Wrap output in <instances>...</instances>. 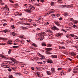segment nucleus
<instances>
[{
  "instance_id": "nucleus-27",
  "label": "nucleus",
  "mask_w": 78,
  "mask_h": 78,
  "mask_svg": "<svg viewBox=\"0 0 78 78\" xmlns=\"http://www.w3.org/2000/svg\"><path fill=\"white\" fill-rule=\"evenodd\" d=\"M32 45H34V47H37V45H36V44H35L34 43H33Z\"/></svg>"
},
{
  "instance_id": "nucleus-14",
  "label": "nucleus",
  "mask_w": 78,
  "mask_h": 78,
  "mask_svg": "<svg viewBox=\"0 0 78 78\" xmlns=\"http://www.w3.org/2000/svg\"><path fill=\"white\" fill-rule=\"evenodd\" d=\"M59 49H65V47L63 46H61L59 48Z\"/></svg>"
},
{
  "instance_id": "nucleus-5",
  "label": "nucleus",
  "mask_w": 78,
  "mask_h": 78,
  "mask_svg": "<svg viewBox=\"0 0 78 78\" xmlns=\"http://www.w3.org/2000/svg\"><path fill=\"white\" fill-rule=\"evenodd\" d=\"M53 12H55V10L53 9H52L50 10L48 12V13H49V14H51V13H52Z\"/></svg>"
},
{
  "instance_id": "nucleus-63",
  "label": "nucleus",
  "mask_w": 78,
  "mask_h": 78,
  "mask_svg": "<svg viewBox=\"0 0 78 78\" xmlns=\"http://www.w3.org/2000/svg\"><path fill=\"white\" fill-rule=\"evenodd\" d=\"M70 20L71 21H73V18H71L70 19Z\"/></svg>"
},
{
  "instance_id": "nucleus-18",
  "label": "nucleus",
  "mask_w": 78,
  "mask_h": 78,
  "mask_svg": "<svg viewBox=\"0 0 78 78\" xmlns=\"http://www.w3.org/2000/svg\"><path fill=\"white\" fill-rule=\"evenodd\" d=\"M10 59L12 61H13V62H15V61H16V60H15V59L13 58H10Z\"/></svg>"
},
{
  "instance_id": "nucleus-36",
  "label": "nucleus",
  "mask_w": 78,
  "mask_h": 78,
  "mask_svg": "<svg viewBox=\"0 0 78 78\" xmlns=\"http://www.w3.org/2000/svg\"><path fill=\"white\" fill-rule=\"evenodd\" d=\"M66 5H61L62 8H65V7H66Z\"/></svg>"
},
{
  "instance_id": "nucleus-56",
  "label": "nucleus",
  "mask_w": 78,
  "mask_h": 78,
  "mask_svg": "<svg viewBox=\"0 0 78 78\" xmlns=\"http://www.w3.org/2000/svg\"><path fill=\"white\" fill-rule=\"evenodd\" d=\"M49 23H48V22H46V25H49Z\"/></svg>"
},
{
  "instance_id": "nucleus-62",
  "label": "nucleus",
  "mask_w": 78,
  "mask_h": 78,
  "mask_svg": "<svg viewBox=\"0 0 78 78\" xmlns=\"http://www.w3.org/2000/svg\"><path fill=\"white\" fill-rule=\"evenodd\" d=\"M34 1V0H30L29 1L30 2H33Z\"/></svg>"
},
{
  "instance_id": "nucleus-47",
  "label": "nucleus",
  "mask_w": 78,
  "mask_h": 78,
  "mask_svg": "<svg viewBox=\"0 0 78 78\" xmlns=\"http://www.w3.org/2000/svg\"><path fill=\"white\" fill-rule=\"evenodd\" d=\"M74 23H78V21H75L74 22Z\"/></svg>"
},
{
  "instance_id": "nucleus-44",
  "label": "nucleus",
  "mask_w": 78,
  "mask_h": 78,
  "mask_svg": "<svg viewBox=\"0 0 78 78\" xmlns=\"http://www.w3.org/2000/svg\"><path fill=\"white\" fill-rule=\"evenodd\" d=\"M9 78H12V76L10 75L9 76Z\"/></svg>"
},
{
  "instance_id": "nucleus-38",
  "label": "nucleus",
  "mask_w": 78,
  "mask_h": 78,
  "mask_svg": "<svg viewBox=\"0 0 78 78\" xmlns=\"http://www.w3.org/2000/svg\"><path fill=\"white\" fill-rule=\"evenodd\" d=\"M28 20L29 22H32V20L31 19H28Z\"/></svg>"
},
{
  "instance_id": "nucleus-29",
  "label": "nucleus",
  "mask_w": 78,
  "mask_h": 78,
  "mask_svg": "<svg viewBox=\"0 0 78 78\" xmlns=\"http://www.w3.org/2000/svg\"><path fill=\"white\" fill-rule=\"evenodd\" d=\"M9 67H10V66H9V65H6V68H9Z\"/></svg>"
},
{
  "instance_id": "nucleus-15",
  "label": "nucleus",
  "mask_w": 78,
  "mask_h": 78,
  "mask_svg": "<svg viewBox=\"0 0 78 78\" xmlns=\"http://www.w3.org/2000/svg\"><path fill=\"white\" fill-rule=\"evenodd\" d=\"M51 69V72H52V73H53L54 72H55V69L54 68H52Z\"/></svg>"
},
{
  "instance_id": "nucleus-24",
  "label": "nucleus",
  "mask_w": 78,
  "mask_h": 78,
  "mask_svg": "<svg viewBox=\"0 0 78 78\" xmlns=\"http://www.w3.org/2000/svg\"><path fill=\"white\" fill-rule=\"evenodd\" d=\"M51 46H52V45L51 44H48L47 45V47H50Z\"/></svg>"
},
{
  "instance_id": "nucleus-22",
  "label": "nucleus",
  "mask_w": 78,
  "mask_h": 78,
  "mask_svg": "<svg viewBox=\"0 0 78 78\" xmlns=\"http://www.w3.org/2000/svg\"><path fill=\"white\" fill-rule=\"evenodd\" d=\"M12 36H16V34L14 32H13L12 33Z\"/></svg>"
},
{
  "instance_id": "nucleus-7",
  "label": "nucleus",
  "mask_w": 78,
  "mask_h": 78,
  "mask_svg": "<svg viewBox=\"0 0 78 78\" xmlns=\"http://www.w3.org/2000/svg\"><path fill=\"white\" fill-rule=\"evenodd\" d=\"M71 55L72 56H76V53H75V52H72L71 53Z\"/></svg>"
},
{
  "instance_id": "nucleus-61",
  "label": "nucleus",
  "mask_w": 78,
  "mask_h": 78,
  "mask_svg": "<svg viewBox=\"0 0 78 78\" xmlns=\"http://www.w3.org/2000/svg\"><path fill=\"white\" fill-rule=\"evenodd\" d=\"M59 19L60 20H62V18L61 17V18H59Z\"/></svg>"
},
{
  "instance_id": "nucleus-64",
  "label": "nucleus",
  "mask_w": 78,
  "mask_h": 78,
  "mask_svg": "<svg viewBox=\"0 0 78 78\" xmlns=\"http://www.w3.org/2000/svg\"><path fill=\"white\" fill-rule=\"evenodd\" d=\"M61 34L60 33V34H58V36H61Z\"/></svg>"
},
{
  "instance_id": "nucleus-35",
  "label": "nucleus",
  "mask_w": 78,
  "mask_h": 78,
  "mask_svg": "<svg viewBox=\"0 0 78 78\" xmlns=\"http://www.w3.org/2000/svg\"><path fill=\"white\" fill-rule=\"evenodd\" d=\"M64 74H66V73H64L63 72H62L61 73V75H64Z\"/></svg>"
},
{
  "instance_id": "nucleus-59",
  "label": "nucleus",
  "mask_w": 78,
  "mask_h": 78,
  "mask_svg": "<svg viewBox=\"0 0 78 78\" xmlns=\"http://www.w3.org/2000/svg\"><path fill=\"white\" fill-rule=\"evenodd\" d=\"M46 54L47 55H50V54H51V53H50V52H48V53H46Z\"/></svg>"
},
{
  "instance_id": "nucleus-4",
  "label": "nucleus",
  "mask_w": 78,
  "mask_h": 78,
  "mask_svg": "<svg viewBox=\"0 0 78 78\" xmlns=\"http://www.w3.org/2000/svg\"><path fill=\"white\" fill-rule=\"evenodd\" d=\"M47 62L48 63H50V64H51V63H53V62H52V60H50L49 59H47Z\"/></svg>"
},
{
  "instance_id": "nucleus-6",
  "label": "nucleus",
  "mask_w": 78,
  "mask_h": 78,
  "mask_svg": "<svg viewBox=\"0 0 78 78\" xmlns=\"http://www.w3.org/2000/svg\"><path fill=\"white\" fill-rule=\"evenodd\" d=\"M55 23L56 25H57V26H58V27H60L61 26V25L59 24V22L55 21L54 22Z\"/></svg>"
},
{
  "instance_id": "nucleus-37",
  "label": "nucleus",
  "mask_w": 78,
  "mask_h": 78,
  "mask_svg": "<svg viewBox=\"0 0 78 78\" xmlns=\"http://www.w3.org/2000/svg\"><path fill=\"white\" fill-rule=\"evenodd\" d=\"M67 15H68V13L66 12L65 13V16H67Z\"/></svg>"
},
{
  "instance_id": "nucleus-20",
  "label": "nucleus",
  "mask_w": 78,
  "mask_h": 78,
  "mask_svg": "<svg viewBox=\"0 0 78 78\" xmlns=\"http://www.w3.org/2000/svg\"><path fill=\"white\" fill-rule=\"evenodd\" d=\"M47 74L48 75H51V72L48 71H47Z\"/></svg>"
},
{
  "instance_id": "nucleus-9",
  "label": "nucleus",
  "mask_w": 78,
  "mask_h": 78,
  "mask_svg": "<svg viewBox=\"0 0 78 78\" xmlns=\"http://www.w3.org/2000/svg\"><path fill=\"white\" fill-rule=\"evenodd\" d=\"M0 57H1L2 58H4L5 59H6V57H5V56L3 55L2 54H0Z\"/></svg>"
},
{
  "instance_id": "nucleus-58",
  "label": "nucleus",
  "mask_w": 78,
  "mask_h": 78,
  "mask_svg": "<svg viewBox=\"0 0 78 78\" xmlns=\"http://www.w3.org/2000/svg\"><path fill=\"white\" fill-rule=\"evenodd\" d=\"M68 60H69V61H72V59L70 58H68Z\"/></svg>"
},
{
  "instance_id": "nucleus-43",
  "label": "nucleus",
  "mask_w": 78,
  "mask_h": 78,
  "mask_svg": "<svg viewBox=\"0 0 78 78\" xmlns=\"http://www.w3.org/2000/svg\"><path fill=\"white\" fill-rule=\"evenodd\" d=\"M4 33H7V32H8V30H4Z\"/></svg>"
},
{
  "instance_id": "nucleus-41",
  "label": "nucleus",
  "mask_w": 78,
  "mask_h": 78,
  "mask_svg": "<svg viewBox=\"0 0 78 78\" xmlns=\"http://www.w3.org/2000/svg\"><path fill=\"white\" fill-rule=\"evenodd\" d=\"M73 72L74 73H77V71L76 70H74L73 71Z\"/></svg>"
},
{
  "instance_id": "nucleus-8",
  "label": "nucleus",
  "mask_w": 78,
  "mask_h": 78,
  "mask_svg": "<svg viewBox=\"0 0 78 78\" xmlns=\"http://www.w3.org/2000/svg\"><path fill=\"white\" fill-rule=\"evenodd\" d=\"M51 58H57V55H52L51 56Z\"/></svg>"
},
{
  "instance_id": "nucleus-53",
  "label": "nucleus",
  "mask_w": 78,
  "mask_h": 78,
  "mask_svg": "<svg viewBox=\"0 0 78 78\" xmlns=\"http://www.w3.org/2000/svg\"><path fill=\"white\" fill-rule=\"evenodd\" d=\"M8 70L9 72H11V69L9 68L8 69Z\"/></svg>"
},
{
  "instance_id": "nucleus-28",
  "label": "nucleus",
  "mask_w": 78,
  "mask_h": 78,
  "mask_svg": "<svg viewBox=\"0 0 78 78\" xmlns=\"http://www.w3.org/2000/svg\"><path fill=\"white\" fill-rule=\"evenodd\" d=\"M37 76L38 77H40V76H39V75H40V73L39 72H37Z\"/></svg>"
},
{
  "instance_id": "nucleus-55",
  "label": "nucleus",
  "mask_w": 78,
  "mask_h": 78,
  "mask_svg": "<svg viewBox=\"0 0 78 78\" xmlns=\"http://www.w3.org/2000/svg\"><path fill=\"white\" fill-rule=\"evenodd\" d=\"M54 2H51V5H54Z\"/></svg>"
},
{
  "instance_id": "nucleus-45",
  "label": "nucleus",
  "mask_w": 78,
  "mask_h": 78,
  "mask_svg": "<svg viewBox=\"0 0 78 78\" xmlns=\"http://www.w3.org/2000/svg\"><path fill=\"white\" fill-rule=\"evenodd\" d=\"M9 1L10 2H11V3H14V2L12 1V0H9Z\"/></svg>"
},
{
  "instance_id": "nucleus-42",
  "label": "nucleus",
  "mask_w": 78,
  "mask_h": 78,
  "mask_svg": "<svg viewBox=\"0 0 78 78\" xmlns=\"http://www.w3.org/2000/svg\"><path fill=\"white\" fill-rule=\"evenodd\" d=\"M74 37H75V39H78V37H77L76 36H74Z\"/></svg>"
},
{
  "instance_id": "nucleus-17",
  "label": "nucleus",
  "mask_w": 78,
  "mask_h": 78,
  "mask_svg": "<svg viewBox=\"0 0 78 78\" xmlns=\"http://www.w3.org/2000/svg\"><path fill=\"white\" fill-rule=\"evenodd\" d=\"M0 40H7V39L6 38H2L0 37Z\"/></svg>"
},
{
  "instance_id": "nucleus-11",
  "label": "nucleus",
  "mask_w": 78,
  "mask_h": 78,
  "mask_svg": "<svg viewBox=\"0 0 78 78\" xmlns=\"http://www.w3.org/2000/svg\"><path fill=\"white\" fill-rule=\"evenodd\" d=\"M8 44H9L10 45H11L12 44V43L11 42H12V41L11 40H9L8 41Z\"/></svg>"
},
{
  "instance_id": "nucleus-48",
  "label": "nucleus",
  "mask_w": 78,
  "mask_h": 78,
  "mask_svg": "<svg viewBox=\"0 0 78 78\" xmlns=\"http://www.w3.org/2000/svg\"><path fill=\"white\" fill-rule=\"evenodd\" d=\"M61 69H62V68H59L58 69V70H61Z\"/></svg>"
},
{
  "instance_id": "nucleus-12",
  "label": "nucleus",
  "mask_w": 78,
  "mask_h": 78,
  "mask_svg": "<svg viewBox=\"0 0 78 78\" xmlns=\"http://www.w3.org/2000/svg\"><path fill=\"white\" fill-rule=\"evenodd\" d=\"M47 32H48V33H53V32L51 31V30H48L46 31Z\"/></svg>"
},
{
  "instance_id": "nucleus-30",
  "label": "nucleus",
  "mask_w": 78,
  "mask_h": 78,
  "mask_svg": "<svg viewBox=\"0 0 78 78\" xmlns=\"http://www.w3.org/2000/svg\"><path fill=\"white\" fill-rule=\"evenodd\" d=\"M18 47H19V46H13V48H18Z\"/></svg>"
},
{
  "instance_id": "nucleus-31",
  "label": "nucleus",
  "mask_w": 78,
  "mask_h": 78,
  "mask_svg": "<svg viewBox=\"0 0 78 78\" xmlns=\"http://www.w3.org/2000/svg\"><path fill=\"white\" fill-rule=\"evenodd\" d=\"M32 70H34V68L33 67H31L30 68Z\"/></svg>"
},
{
  "instance_id": "nucleus-51",
  "label": "nucleus",
  "mask_w": 78,
  "mask_h": 78,
  "mask_svg": "<svg viewBox=\"0 0 78 78\" xmlns=\"http://www.w3.org/2000/svg\"><path fill=\"white\" fill-rule=\"evenodd\" d=\"M40 56H41V58H44V56L43 55H42L40 54L39 55Z\"/></svg>"
},
{
  "instance_id": "nucleus-49",
  "label": "nucleus",
  "mask_w": 78,
  "mask_h": 78,
  "mask_svg": "<svg viewBox=\"0 0 78 78\" xmlns=\"http://www.w3.org/2000/svg\"><path fill=\"white\" fill-rule=\"evenodd\" d=\"M12 69L13 70H16V68L14 67L12 68Z\"/></svg>"
},
{
  "instance_id": "nucleus-2",
  "label": "nucleus",
  "mask_w": 78,
  "mask_h": 78,
  "mask_svg": "<svg viewBox=\"0 0 78 78\" xmlns=\"http://www.w3.org/2000/svg\"><path fill=\"white\" fill-rule=\"evenodd\" d=\"M45 50H46V52H48V51H49L52 50V49L51 48H45Z\"/></svg>"
},
{
  "instance_id": "nucleus-26",
  "label": "nucleus",
  "mask_w": 78,
  "mask_h": 78,
  "mask_svg": "<svg viewBox=\"0 0 78 78\" xmlns=\"http://www.w3.org/2000/svg\"><path fill=\"white\" fill-rule=\"evenodd\" d=\"M11 27H12V29H14L15 28V27L14 25H11Z\"/></svg>"
},
{
  "instance_id": "nucleus-39",
  "label": "nucleus",
  "mask_w": 78,
  "mask_h": 78,
  "mask_svg": "<svg viewBox=\"0 0 78 78\" xmlns=\"http://www.w3.org/2000/svg\"><path fill=\"white\" fill-rule=\"evenodd\" d=\"M11 50L10 49L9 51L8 52V54H10V53H11Z\"/></svg>"
},
{
  "instance_id": "nucleus-40",
  "label": "nucleus",
  "mask_w": 78,
  "mask_h": 78,
  "mask_svg": "<svg viewBox=\"0 0 78 78\" xmlns=\"http://www.w3.org/2000/svg\"><path fill=\"white\" fill-rule=\"evenodd\" d=\"M42 46H46V44L45 43H43L42 44Z\"/></svg>"
},
{
  "instance_id": "nucleus-1",
  "label": "nucleus",
  "mask_w": 78,
  "mask_h": 78,
  "mask_svg": "<svg viewBox=\"0 0 78 78\" xmlns=\"http://www.w3.org/2000/svg\"><path fill=\"white\" fill-rule=\"evenodd\" d=\"M29 5H30L28 9H24V11H26V12H27L28 13H31L32 11L30 10H31V9H32V10H34V9H35V8L30 4H29Z\"/></svg>"
},
{
  "instance_id": "nucleus-60",
  "label": "nucleus",
  "mask_w": 78,
  "mask_h": 78,
  "mask_svg": "<svg viewBox=\"0 0 78 78\" xmlns=\"http://www.w3.org/2000/svg\"><path fill=\"white\" fill-rule=\"evenodd\" d=\"M40 1L41 2H42V3H44V1L43 0H41Z\"/></svg>"
},
{
  "instance_id": "nucleus-19",
  "label": "nucleus",
  "mask_w": 78,
  "mask_h": 78,
  "mask_svg": "<svg viewBox=\"0 0 78 78\" xmlns=\"http://www.w3.org/2000/svg\"><path fill=\"white\" fill-rule=\"evenodd\" d=\"M10 59L12 61H13V62H15V61H16V60H15V59L13 58H10Z\"/></svg>"
},
{
  "instance_id": "nucleus-21",
  "label": "nucleus",
  "mask_w": 78,
  "mask_h": 78,
  "mask_svg": "<svg viewBox=\"0 0 78 78\" xmlns=\"http://www.w3.org/2000/svg\"><path fill=\"white\" fill-rule=\"evenodd\" d=\"M24 24L25 25H30V23H24Z\"/></svg>"
},
{
  "instance_id": "nucleus-34",
  "label": "nucleus",
  "mask_w": 78,
  "mask_h": 78,
  "mask_svg": "<svg viewBox=\"0 0 78 78\" xmlns=\"http://www.w3.org/2000/svg\"><path fill=\"white\" fill-rule=\"evenodd\" d=\"M37 63L38 64H42V62H37Z\"/></svg>"
},
{
  "instance_id": "nucleus-52",
  "label": "nucleus",
  "mask_w": 78,
  "mask_h": 78,
  "mask_svg": "<svg viewBox=\"0 0 78 78\" xmlns=\"http://www.w3.org/2000/svg\"><path fill=\"white\" fill-rule=\"evenodd\" d=\"M43 38H42V37H41L39 39V41H42L43 40Z\"/></svg>"
},
{
  "instance_id": "nucleus-13",
  "label": "nucleus",
  "mask_w": 78,
  "mask_h": 78,
  "mask_svg": "<svg viewBox=\"0 0 78 78\" xmlns=\"http://www.w3.org/2000/svg\"><path fill=\"white\" fill-rule=\"evenodd\" d=\"M41 35H42V33H37L36 34V35L38 36H41Z\"/></svg>"
},
{
  "instance_id": "nucleus-3",
  "label": "nucleus",
  "mask_w": 78,
  "mask_h": 78,
  "mask_svg": "<svg viewBox=\"0 0 78 78\" xmlns=\"http://www.w3.org/2000/svg\"><path fill=\"white\" fill-rule=\"evenodd\" d=\"M51 29H52V30H59V29L55 26H53V27H51Z\"/></svg>"
},
{
  "instance_id": "nucleus-33",
  "label": "nucleus",
  "mask_w": 78,
  "mask_h": 78,
  "mask_svg": "<svg viewBox=\"0 0 78 78\" xmlns=\"http://www.w3.org/2000/svg\"><path fill=\"white\" fill-rule=\"evenodd\" d=\"M6 44L5 43H0V45H5Z\"/></svg>"
},
{
  "instance_id": "nucleus-32",
  "label": "nucleus",
  "mask_w": 78,
  "mask_h": 78,
  "mask_svg": "<svg viewBox=\"0 0 78 78\" xmlns=\"http://www.w3.org/2000/svg\"><path fill=\"white\" fill-rule=\"evenodd\" d=\"M21 42L22 43V44H24V40H21Z\"/></svg>"
},
{
  "instance_id": "nucleus-10",
  "label": "nucleus",
  "mask_w": 78,
  "mask_h": 78,
  "mask_svg": "<svg viewBox=\"0 0 78 78\" xmlns=\"http://www.w3.org/2000/svg\"><path fill=\"white\" fill-rule=\"evenodd\" d=\"M8 62H10L9 61H5L3 63V64H5V65H6V64H8Z\"/></svg>"
},
{
  "instance_id": "nucleus-25",
  "label": "nucleus",
  "mask_w": 78,
  "mask_h": 78,
  "mask_svg": "<svg viewBox=\"0 0 78 78\" xmlns=\"http://www.w3.org/2000/svg\"><path fill=\"white\" fill-rule=\"evenodd\" d=\"M70 36H72L73 37H74L75 35L73 34H70Z\"/></svg>"
},
{
  "instance_id": "nucleus-50",
  "label": "nucleus",
  "mask_w": 78,
  "mask_h": 78,
  "mask_svg": "<svg viewBox=\"0 0 78 78\" xmlns=\"http://www.w3.org/2000/svg\"><path fill=\"white\" fill-rule=\"evenodd\" d=\"M2 66L3 67H4V68H6V65H3Z\"/></svg>"
},
{
  "instance_id": "nucleus-23",
  "label": "nucleus",
  "mask_w": 78,
  "mask_h": 78,
  "mask_svg": "<svg viewBox=\"0 0 78 78\" xmlns=\"http://www.w3.org/2000/svg\"><path fill=\"white\" fill-rule=\"evenodd\" d=\"M22 29H23V30H27V27H22Z\"/></svg>"
},
{
  "instance_id": "nucleus-54",
  "label": "nucleus",
  "mask_w": 78,
  "mask_h": 78,
  "mask_svg": "<svg viewBox=\"0 0 78 78\" xmlns=\"http://www.w3.org/2000/svg\"><path fill=\"white\" fill-rule=\"evenodd\" d=\"M76 27V25H74L73 26V28H75V27Z\"/></svg>"
},
{
  "instance_id": "nucleus-57",
  "label": "nucleus",
  "mask_w": 78,
  "mask_h": 78,
  "mask_svg": "<svg viewBox=\"0 0 78 78\" xmlns=\"http://www.w3.org/2000/svg\"><path fill=\"white\" fill-rule=\"evenodd\" d=\"M19 40V39H16V42H18L19 41V40Z\"/></svg>"
},
{
  "instance_id": "nucleus-16",
  "label": "nucleus",
  "mask_w": 78,
  "mask_h": 78,
  "mask_svg": "<svg viewBox=\"0 0 78 78\" xmlns=\"http://www.w3.org/2000/svg\"><path fill=\"white\" fill-rule=\"evenodd\" d=\"M15 14H17V16H22V14H19V13L17 12H15Z\"/></svg>"
},
{
  "instance_id": "nucleus-46",
  "label": "nucleus",
  "mask_w": 78,
  "mask_h": 78,
  "mask_svg": "<svg viewBox=\"0 0 78 78\" xmlns=\"http://www.w3.org/2000/svg\"><path fill=\"white\" fill-rule=\"evenodd\" d=\"M44 34V33H42V35L40 36L41 37H44V35H43Z\"/></svg>"
}]
</instances>
